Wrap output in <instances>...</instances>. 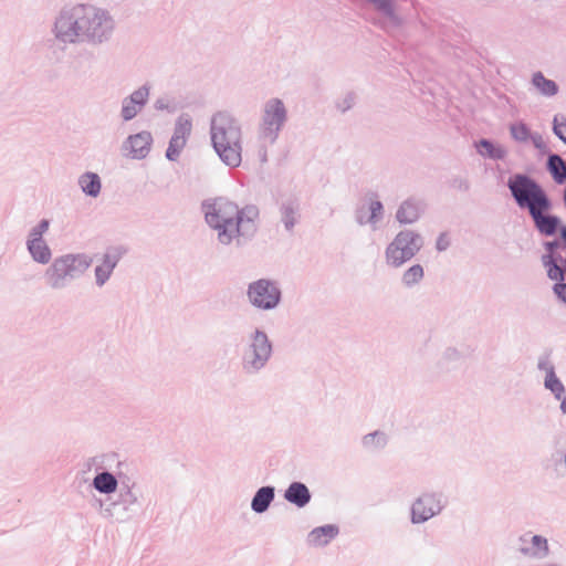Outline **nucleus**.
Instances as JSON below:
<instances>
[{"mask_svg":"<svg viewBox=\"0 0 566 566\" xmlns=\"http://www.w3.org/2000/svg\"><path fill=\"white\" fill-rule=\"evenodd\" d=\"M516 206L526 210L539 234L553 237L558 232L562 220L549 213L553 202L545 189L530 175L517 172L506 184Z\"/></svg>","mask_w":566,"mask_h":566,"instance_id":"obj_1","label":"nucleus"},{"mask_svg":"<svg viewBox=\"0 0 566 566\" xmlns=\"http://www.w3.org/2000/svg\"><path fill=\"white\" fill-rule=\"evenodd\" d=\"M211 145L220 160L230 168L242 163V129L240 123L227 112L216 113L210 120Z\"/></svg>","mask_w":566,"mask_h":566,"instance_id":"obj_2","label":"nucleus"},{"mask_svg":"<svg viewBox=\"0 0 566 566\" xmlns=\"http://www.w3.org/2000/svg\"><path fill=\"white\" fill-rule=\"evenodd\" d=\"M260 210L255 205H245L241 213L209 227L217 234V242L222 247L243 248L258 233Z\"/></svg>","mask_w":566,"mask_h":566,"instance_id":"obj_3","label":"nucleus"},{"mask_svg":"<svg viewBox=\"0 0 566 566\" xmlns=\"http://www.w3.org/2000/svg\"><path fill=\"white\" fill-rule=\"evenodd\" d=\"M92 262V256L86 253L57 255L43 273L44 283L53 291L65 290L86 273Z\"/></svg>","mask_w":566,"mask_h":566,"instance_id":"obj_4","label":"nucleus"},{"mask_svg":"<svg viewBox=\"0 0 566 566\" xmlns=\"http://www.w3.org/2000/svg\"><path fill=\"white\" fill-rule=\"evenodd\" d=\"M273 356V344L265 331L254 328L241 355V370L247 376L261 374Z\"/></svg>","mask_w":566,"mask_h":566,"instance_id":"obj_5","label":"nucleus"},{"mask_svg":"<svg viewBox=\"0 0 566 566\" xmlns=\"http://www.w3.org/2000/svg\"><path fill=\"white\" fill-rule=\"evenodd\" d=\"M86 11L87 4L64 7L54 21L55 39L64 44L85 43Z\"/></svg>","mask_w":566,"mask_h":566,"instance_id":"obj_6","label":"nucleus"},{"mask_svg":"<svg viewBox=\"0 0 566 566\" xmlns=\"http://www.w3.org/2000/svg\"><path fill=\"white\" fill-rule=\"evenodd\" d=\"M423 245L424 240L419 232L410 229L401 230L386 247V263L395 269L401 268L405 263L416 256Z\"/></svg>","mask_w":566,"mask_h":566,"instance_id":"obj_7","label":"nucleus"},{"mask_svg":"<svg viewBox=\"0 0 566 566\" xmlns=\"http://www.w3.org/2000/svg\"><path fill=\"white\" fill-rule=\"evenodd\" d=\"M85 27V44L98 46L112 40L116 22L108 10L87 4Z\"/></svg>","mask_w":566,"mask_h":566,"instance_id":"obj_8","label":"nucleus"},{"mask_svg":"<svg viewBox=\"0 0 566 566\" xmlns=\"http://www.w3.org/2000/svg\"><path fill=\"white\" fill-rule=\"evenodd\" d=\"M287 122V109L282 99L272 97L268 99L262 108L259 124V139L274 145Z\"/></svg>","mask_w":566,"mask_h":566,"instance_id":"obj_9","label":"nucleus"},{"mask_svg":"<svg viewBox=\"0 0 566 566\" xmlns=\"http://www.w3.org/2000/svg\"><path fill=\"white\" fill-rule=\"evenodd\" d=\"M132 486L125 480L120 481L117 499L104 504L99 501L102 514L117 523H124L132 518L135 506L138 505V497L133 492Z\"/></svg>","mask_w":566,"mask_h":566,"instance_id":"obj_10","label":"nucleus"},{"mask_svg":"<svg viewBox=\"0 0 566 566\" xmlns=\"http://www.w3.org/2000/svg\"><path fill=\"white\" fill-rule=\"evenodd\" d=\"M249 303L262 311L275 310L282 302V291L276 281L259 279L248 284Z\"/></svg>","mask_w":566,"mask_h":566,"instance_id":"obj_11","label":"nucleus"},{"mask_svg":"<svg viewBox=\"0 0 566 566\" xmlns=\"http://www.w3.org/2000/svg\"><path fill=\"white\" fill-rule=\"evenodd\" d=\"M200 209L208 227H213L226 218L232 219L235 213L239 214L242 211V207L223 196L205 199Z\"/></svg>","mask_w":566,"mask_h":566,"instance_id":"obj_12","label":"nucleus"},{"mask_svg":"<svg viewBox=\"0 0 566 566\" xmlns=\"http://www.w3.org/2000/svg\"><path fill=\"white\" fill-rule=\"evenodd\" d=\"M446 503L443 494L428 492L421 494L411 505V523L421 524L441 513Z\"/></svg>","mask_w":566,"mask_h":566,"instance_id":"obj_13","label":"nucleus"},{"mask_svg":"<svg viewBox=\"0 0 566 566\" xmlns=\"http://www.w3.org/2000/svg\"><path fill=\"white\" fill-rule=\"evenodd\" d=\"M151 85L146 82L138 88L134 90L128 96L124 97L120 107V118L123 122H130L147 105L150 96Z\"/></svg>","mask_w":566,"mask_h":566,"instance_id":"obj_14","label":"nucleus"},{"mask_svg":"<svg viewBox=\"0 0 566 566\" xmlns=\"http://www.w3.org/2000/svg\"><path fill=\"white\" fill-rule=\"evenodd\" d=\"M368 206L358 205L355 209V221L359 226L371 224L374 228L384 219L385 209L376 192L367 195Z\"/></svg>","mask_w":566,"mask_h":566,"instance_id":"obj_15","label":"nucleus"},{"mask_svg":"<svg viewBox=\"0 0 566 566\" xmlns=\"http://www.w3.org/2000/svg\"><path fill=\"white\" fill-rule=\"evenodd\" d=\"M127 464L125 462H118L116 467V472L112 473L109 471H102L96 473L93 478L92 486L101 494H113L116 492L118 485L122 480H125L129 483V478L123 472V469L126 468Z\"/></svg>","mask_w":566,"mask_h":566,"instance_id":"obj_16","label":"nucleus"},{"mask_svg":"<svg viewBox=\"0 0 566 566\" xmlns=\"http://www.w3.org/2000/svg\"><path fill=\"white\" fill-rule=\"evenodd\" d=\"M544 249L546 253L542 255L541 260L543 266L547 271V276L549 279H563V270L559 265V260H562V255L557 253V249L563 245L560 240L554 239L552 241L544 242Z\"/></svg>","mask_w":566,"mask_h":566,"instance_id":"obj_17","label":"nucleus"},{"mask_svg":"<svg viewBox=\"0 0 566 566\" xmlns=\"http://www.w3.org/2000/svg\"><path fill=\"white\" fill-rule=\"evenodd\" d=\"M424 211V205L416 198L403 200L396 211V220L400 224H412L417 222Z\"/></svg>","mask_w":566,"mask_h":566,"instance_id":"obj_18","label":"nucleus"},{"mask_svg":"<svg viewBox=\"0 0 566 566\" xmlns=\"http://www.w3.org/2000/svg\"><path fill=\"white\" fill-rule=\"evenodd\" d=\"M122 258L117 249L107 250L102 259V263L95 268V283L102 287L111 277L114 269Z\"/></svg>","mask_w":566,"mask_h":566,"instance_id":"obj_19","label":"nucleus"},{"mask_svg":"<svg viewBox=\"0 0 566 566\" xmlns=\"http://www.w3.org/2000/svg\"><path fill=\"white\" fill-rule=\"evenodd\" d=\"M125 144L129 147L133 158L144 159L150 151L153 135L148 130H143L137 134L129 135Z\"/></svg>","mask_w":566,"mask_h":566,"instance_id":"obj_20","label":"nucleus"},{"mask_svg":"<svg viewBox=\"0 0 566 566\" xmlns=\"http://www.w3.org/2000/svg\"><path fill=\"white\" fill-rule=\"evenodd\" d=\"M284 499L296 507L303 509L311 502L312 493L305 483L294 481L284 491Z\"/></svg>","mask_w":566,"mask_h":566,"instance_id":"obj_21","label":"nucleus"},{"mask_svg":"<svg viewBox=\"0 0 566 566\" xmlns=\"http://www.w3.org/2000/svg\"><path fill=\"white\" fill-rule=\"evenodd\" d=\"M297 199H287L280 205L281 221L287 232H292L301 218Z\"/></svg>","mask_w":566,"mask_h":566,"instance_id":"obj_22","label":"nucleus"},{"mask_svg":"<svg viewBox=\"0 0 566 566\" xmlns=\"http://www.w3.org/2000/svg\"><path fill=\"white\" fill-rule=\"evenodd\" d=\"M274 499L275 488L273 485L261 486L251 500V510L256 514H263L269 510Z\"/></svg>","mask_w":566,"mask_h":566,"instance_id":"obj_23","label":"nucleus"},{"mask_svg":"<svg viewBox=\"0 0 566 566\" xmlns=\"http://www.w3.org/2000/svg\"><path fill=\"white\" fill-rule=\"evenodd\" d=\"M339 533V528L334 524H326L315 527L308 533L307 541L314 546H325L331 539L335 538Z\"/></svg>","mask_w":566,"mask_h":566,"instance_id":"obj_24","label":"nucleus"},{"mask_svg":"<svg viewBox=\"0 0 566 566\" xmlns=\"http://www.w3.org/2000/svg\"><path fill=\"white\" fill-rule=\"evenodd\" d=\"M27 250L32 260L39 264H49L52 260V251L45 240H27Z\"/></svg>","mask_w":566,"mask_h":566,"instance_id":"obj_25","label":"nucleus"},{"mask_svg":"<svg viewBox=\"0 0 566 566\" xmlns=\"http://www.w3.org/2000/svg\"><path fill=\"white\" fill-rule=\"evenodd\" d=\"M81 190L88 197L96 198L101 193L102 181L96 172L86 171L78 177Z\"/></svg>","mask_w":566,"mask_h":566,"instance_id":"obj_26","label":"nucleus"},{"mask_svg":"<svg viewBox=\"0 0 566 566\" xmlns=\"http://www.w3.org/2000/svg\"><path fill=\"white\" fill-rule=\"evenodd\" d=\"M532 547H522L520 552L537 559L546 558L549 555L547 538L542 535H533L531 538Z\"/></svg>","mask_w":566,"mask_h":566,"instance_id":"obj_27","label":"nucleus"},{"mask_svg":"<svg viewBox=\"0 0 566 566\" xmlns=\"http://www.w3.org/2000/svg\"><path fill=\"white\" fill-rule=\"evenodd\" d=\"M546 168L556 184L563 185L566 181V164L559 155L551 153Z\"/></svg>","mask_w":566,"mask_h":566,"instance_id":"obj_28","label":"nucleus"},{"mask_svg":"<svg viewBox=\"0 0 566 566\" xmlns=\"http://www.w3.org/2000/svg\"><path fill=\"white\" fill-rule=\"evenodd\" d=\"M378 12L386 17L392 25L399 27L401 18L396 13L395 0H367Z\"/></svg>","mask_w":566,"mask_h":566,"instance_id":"obj_29","label":"nucleus"},{"mask_svg":"<svg viewBox=\"0 0 566 566\" xmlns=\"http://www.w3.org/2000/svg\"><path fill=\"white\" fill-rule=\"evenodd\" d=\"M478 153L490 159L501 160L506 156V150L499 145H495L492 140L486 138H481L476 144Z\"/></svg>","mask_w":566,"mask_h":566,"instance_id":"obj_30","label":"nucleus"},{"mask_svg":"<svg viewBox=\"0 0 566 566\" xmlns=\"http://www.w3.org/2000/svg\"><path fill=\"white\" fill-rule=\"evenodd\" d=\"M532 84L544 96L552 97L558 93V85L556 84V82L546 78L544 74L539 71L533 74Z\"/></svg>","mask_w":566,"mask_h":566,"instance_id":"obj_31","label":"nucleus"},{"mask_svg":"<svg viewBox=\"0 0 566 566\" xmlns=\"http://www.w3.org/2000/svg\"><path fill=\"white\" fill-rule=\"evenodd\" d=\"M388 443V437L384 431L376 430L367 433L361 439V444L367 450H380L384 449Z\"/></svg>","mask_w":566,"mask_h":566,"instance_id":"obj_32","label":"nucleus"},{"mask_svg":"<svg viewBox=\"0 0 566 566\" xmlns=\"http://www.w3.org/2000/svg\"><path fill=\"white\" fill-rule=\"evenodd\" d=\"M423 276V266L421 264H413L402 273L401 282L406 287L410 289L419 284Z\"/></svg>","mask_w":566,"mask_h":566,"instance_id":"obj_33","label":"nucleus"},{"mask_svg":"<svg viewBox=\"0 0 566 566\" xmlns=\"http://www.w3.org/2000/svg\"><path fill=\"white\" fill-rule=\"evenodd\" d=\"M192 130V119L188 114H181L175 123L172 136L188 140Z\"/></svg>","mask_w":566,"mask_h":566,"instance_id":"obj_34","label":"nucleus"},{"mask_svg":"<svg viewBox=\"0 0 566 566\" xmlns=\"http://www.w3.org/2000/svg\"><path fill=\"white\" fill-rule=\"evenodd\" d=\"M544 386L553 394L555 399H562V396L565 392V387L556 376L555 370H551L548 375L545 376Z\"/></svg>","mask_w":566,"mask_h":566,"instance_id":"obj_35","label":"nucleus"},{"mask_svg":"<svg viewBox=\"0 0 566 566\" xmlns=\"http://www.w3.org/2000/svg\"><path fill=\"white\" fill-rule=\"evenodd\" d=\"M186 144V139H181L178 136H171L168 148L166 150V158L170 161H176L179 158Z\"/></svg>","mask_w":566,"mask_h":566,"instance_id":"obj_36","label":"nucleus"},{"mask_svg":"<svg viewBox=\"0 0 566 566\" xmlns=\"http://www.w3.org/2000/svg\"><path fill=\"white\" fill-rule=\"evenodd\" d=\"M512 137L520 143H526L530 140L532 132L524 123L512 124L510 126Z\"/></svg>","mask_w":566,"mask_h":566,"instance_id":"obj_37","label":"nucleus"},{"mask_svg":"<svg viewBox=\"0 0 566 566\" xmlns=\"http://www.w3.org/2000/svg\"><path fill=\"white\" fill-rule=\"evenodd\" d=\"M50 227V221L48 219H42L36 226H34L28 234L27 240L38 241L44 240L43 235L48 232Z\"/></svg>","mask_w":566,"mask_h":566,"instance_id":"obj_38","label":"nucleus"},{"mask_svg":"<svg viewBox=\"0 0 566 566\" xmlns=\"http://www.w3.org/2000/svg\"><path fill=\"white\" fill-rule=\"evenodd\" d=\"M356 103V94L354 92H347L343 97L336 102V108L340 113H345L353 108Z\"/></svg>","mask_w":566,"mask_h":566,"instance_id":"obj_39","label":"nucleus"},{"mask_svg":"<svg viewBox=\"0 0 566 566\" xmlns=\"http://www.w3.org/2000/svg\"><path fill=\"white\" fill-rule=\"evenodd\" d=\"M553 132L563 143L566 144V117L562 116L559 118L557 115L554 117Z\"/></svg>","mask_w":566,"mask_h":566,"instance_id":"obj_40","label":"nucleus"},{"mask_svg":"<svg viewBox=\"0 0 566 566\" xmlns=\"http://www.w3.org/2000/svg\"><path fill=\"white\" fill-rule=\"evenodd\" d=\"M154 108L156 111H167L168 113H174L176 109L168 97H158L154 102Z\"/></svg>","mask_w":566,"mask_h":566,"instance_id":"obj_41","label":"nucleus"},{"mask_svg":"<svg viewBox=\"0 0 566 566\" xmlns=\"http://www.w3.org/2000/svg\"><path fill=\"white\" fill-rule=\"evenodd\" d=\"M556 283L553 286V291L556 294V296L566 303V283L564 282V277L562 280L559 279H552Z\"/></svg>","mask_w":566,"mask_h":566,"instance_id":"obj_42","label":"nucleus"},{"mask_svg":"<svg viewBox=\"0 0 566 566\" xmlns=\"http://www.w3.org/2000/svg\"><path fill=\"white\" fill-rule=\"evenodd\" d=\"M530 139L532 140L534 147L538 149L541 153L548 151L546 143L544 142L541 134L532 133Z\"/></svg>","mask_w":566,"mask_h":566,"instance_id":"obj_43","label":"nucleus"},{"mask_svg":"<svg viewBox=\"0 0 566 566\" xmlns=\"http://www.w3.org/2000/svg\"><path fill=\"white\" fill-rule=\"evenodd\" d=\"M451 187L460 191H468L470 189V184L467 179L462 177H454L451 180Z\"/></svg>","mask_w":566,"mask_h":566,"instance_id":"obj_44","label":"nucleus"},{"mask_svg":"<svg viewBox=\"0 0 566 566\" xmlns=\"http://www.w3.org/2000/svg\"><path fill=\"white\" fill-rule=\"evenodd\" d=\"M450 247V240L446 232L439 234L436 241V249L439 252L446 251Z\"/></svg>","mask_w":566,"mask_h":566,"instance_id":"obj_45","label":"nucleus"},{"mask_svg":"<svg viewBox=\"0 0 566 566\" xmlns=\"http://www.w3.org/2000/svg\"><path fill=\"white\" fill-rule=\"evenodd\" d=\"M537 368L539 370H544L546 373V375H548V373L551 370H555V367L554 365L548 360L547 357H541L538 359V363H537Z\"/></svg>","mask_w":566,"mask_h":566,"instance_id":"obj_46","label":"nucleus"},{"mask_svg":"<svg viewBox=\"0 0 566 566\" xmlns=\"http://www.w3.org/2000/svg\"><path fill=\"white\" fill-rule=\"evenodd\" d=\"M460 358V353L455 348H447L443 354V359L446 360H458Z\"/></svg>","mask_w":566,"mask_h":566,"instance_id":"obj_47","label":"nucleus"},{"mask_svg":"<svg viewBox=\"0 0 566 566\" xmlns=\"http://www.w3.org/2000/svg\"><path fill=\"white\" fill-rule=\"evenodd\" d=\"M259 159L262 164L268 161V150L265 146L261 147L259 150Z\"/></svg>","mask_w":566,"mask_h":566,"instance_id":"obj_48","label":"nucleus"},{"mask_svg":"<svg viewBox=\"0 0 566 566\" xmlns=\"http://www.w3.org/2000/svg\"><path fill=\"white\" fill-rule=\"evenodd\" d=\"M558 231L560 234V242L563 243V247L566 248V226L560 224Z\"/></svg>","mask_w":566,"mask_h":566,"instance_id":"obj_49","label":"nucleus"},{"mask_svg":"<svg viewBox=\"0 0 566 566\" xmlns=\"http://www.w3.org/2000/svg\"><path fill=\"white\" fill-rule=\"evenodd\" d=\"M559 409L563 413H566V396H562Z\"/></svg>","mask_w":566,"mask_h":566,"instance_id":"obj_50","label":"nucleus"},{"mask_svg":"<svg viewBox=\"0 0 566 566\" xmlns=\"http://www.w3.org/2000/svg\"><path fill=\"white\" fill-rule=\"evenodd\" d=\"M559 263H560L559 265H560L562 270L564 271V279H565L566 277V256L565 258L562 256V260H559Z\"/></svg>","mask_w":566,"mask_h":566,"instance_id":"obj_51","label":"nucleus"},{"mask_svg":"<svg viewBox=\"0 0 566 566\" xmlns=\"http://www.w3.org/2000/svg\"><path fill=\"white\" fill-rule=\"evenodd\" d=\"M96 458H90L87 461V468L90 469L93 463H95Z\"/></svg>","mask_w":566,"mask_h":566,"instance_id":"obj_52","label":"nucleus"},{"mask_svg":"<svg viewBox=\"0 0 566 566\" xmlns=\"http://www.w3.org/2000/svg\"><path fill=\"white\" fill-rule=\"evenodd\" d=\"M564 203L566 206V186H565V189H564Z\"/></svg>","mask_w":566,"mask_h":566,"instance_id":"obj_53","label":"nucleus"},{"mask_svg":"<svg viewBox=\"0 0 566 566\" xmlns=\"http://www.w3.org/2000/svg\"><path fill=\"white\" fill-rule=\"evenodd\" d=\"M564 463H565V468H566V452H565V455H564Z\"/></svg>","mask_w":566,"mask_h":566,"instance_id":"obj_54","label":"nucleus"}]
</instances>
